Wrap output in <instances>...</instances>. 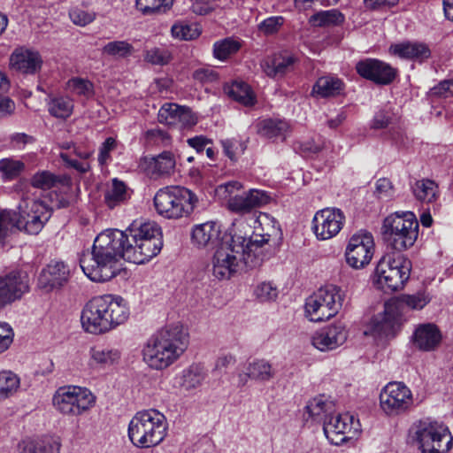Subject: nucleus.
<instances>
[{"label":"nucleus","instance_id":"1","mask_svg":"<svg viewBox=\"0 0 453 453\" xmlns=\"http://www.w3.org/2000/svg\"><path fill=\"white\" fill-rule=\"evenodd\" d=\"M129 242V227L125 231L107 229L100 233L94 241L92 250L82 253L80 257L83 273L96 282L111 280L119 271V260L127 261Z\"/></svg>","mask_w":453,"mask_h":453},{"label":"nucleus","instance_id":"2","mask_svg":"<svg viewBox=\"0 0 453 453\" xmlns=\"http://www.w3.org/2000/svg\"><path fill=\"white\" fill-rule=\"evenodd\" d=\"M188 345V330L180 324L168 325L149 339L142 350L143 360L152 369H165L183 354Z\"/></svg>","mask_w":453,"mask_h":453},{"label":"nucleus","instance_id":"3","mask_svg":"<svg viewBox=\"0 0 453 453\" xmlns=\"http://www.w3.org/2000/svg\"><path fill=\"white\" fill-rule=\"evenodd\" d=\"M129 317V308L119 296H97L89 300L81 311V321L85 331L99 334L115 329Z\"/></svg>","mask_w":453,"mask_h":453},{"label":"nucleus","instance_id":"4","mask_svg":"<svg viewBox=\"0 0 453 453\" xmlns=\"http://www.w3.org/2000/svg\"><path fill=\"white\" fill-rule=\"evenodd\" d=\"M166 419L155 409L138 411L128 425V437L138 448L146 449L158 445L166 435Z\"/></svg>","mask_w":453,"mask_h":453},{"label":"nucleus","instance_id":"5","mask_svg":"<svg viewBox=\"0 0 453 453\" xmlns=\"http://www.w3.org/2000/svg\"><path fill=\"white\" fill-rule=\"evenodd\" d=\"M129 239L127 261L134 264L148 262L157 256L163 247L161 228L155 222L132 224L129 226Z\"/></svg>","mask_w":453,"mask_h":453},{"label":"nucleus","instance_id":"6","mask_svg":"<svg viewBox=\"0 0 453 453\" xmlns=\"http://www.w3.org/2000/svg\"><path fill=\"white\" fill-rule=\"evenodd\" d=\"M381 235L388 247L396 253L405 250L415 243L418 235V222L416 216L406 211L395 212L386 217L381 226Z\"/></svg>","mask_w":453,"mask_h":453},{"label":"nucleus","instance_id":"7","mask_svg":"<svg viewBox=\"0 0 453 453\" xmlns=\"http://www.w3.org/2000/svg\"><path fill=\"white\" fill-rule=\"evenodd\" d=\"M157 212L169 219H178L190 215L198 199L191 190L180 186L160 188L154 196Z\"/></svg>","mask_w":453,"mask_h":453},{"label":"nucleus","instance_id":"8","mask_svg":"<svg viewBox=\"0 0 453 453\" xmlns=\"http://www.w3.org/2000/svg\"><path fill=\"white\" fill-rule=\"evenodd\" d=\"M411 261L400 253H388L378 262L374 284L385 293L402 289L410 278Z\"/></svg>","mask_w":453,"mask_h":453},{"label":"nucleus","instance_id":"9","mask_svg":"<svg viewBox=\"0 0 453 453\" xmlns=\"http://www.w3.org/2000/svg\"><path fill=\"white\" fill-rule=\"evenodd\" d=\"M243 236L229 233L216 248L211 259L212 274L219 280H228L245 267L243 263Z\"/></svg>","mask_w":453,"mask_h":453},{"label":"nucleus","instance_id":"10","mask_svg":"<svg viewBox=\"0 0 453 453\" xmlns=\"http://www.w3.org/2000/svg\"><path fill=\"white\" fill-rule=\"evenodd\" d=\"M410 434L422 453H447L452 447L453 438L449 428L428 418L414 423Z\"/></svg>","mask_w":453,"mask_h":453},{"label":"nucleus","instance_id":"11","mask_svg":"<svg viewBox=\"0 0 453 453\" xmlns=\"http://www.w3.org/2000/svg\"><path fill=\"white\" fill-rule=\"evenodd\" d=\"M345 292L335 285H326L306 299L305 313L311 321L319 322L335 316L343 305Z\"/></svg>","mask_w":453,"mask_h":453},{"label":"nucleus","instance_id":"12","mask_svg":"<svg viewBox=\"0 0 453 453\" xmlns=\"http://www.w3.org/2000/svg\"><path fill=\"white\" fill-rule=\"evenodd\" d=\"M18 211H13L16 229L28 234H38L50 219V210L42 200H22Z\"/></svg>","mask_w":453,"mask_h":453},{"label":"nucleus","instance_id":"13","mask_svg":"<svg viewBox=\"0 0 453 453\" xmlns=\"http://www.w3.org/2000/svg\"><path fill=\"white\" fill-rule=\"evenodd\" d=\"M52 402L61 413L77 416L93 406L95 397L87 388L68 387L58 388Z\"/></svg>","mask_w":453,"mask_h":453},{"label":"nucleus","instance_id":"14","mask_svg":"<svg viewBox=\"0 0 453 453\" xmlns=\"http://www.w3.org/2000/svg\"><path fill=\"white\" fill-rule=\"evenodd\" d=\"M224 188L230 196L227 201L228 209L238 214L251 213L271 201L269 193L260 189H250L242 195H233L234 190H240L242 188L239 181H229L224 185Z\"/></svg>","mask_w":453,"mask_h":453},{"label":"nucleus","instance_id":"15","mask_svg":"<svg viewBox=\"0 0 453 453\" xmlns=\"http://www.w3.org/2000/svg\"><path fill=\"white\" fill-rule=\"evenodd\" d=\"M382 411L389 416H396L408 411L413 404L412 393L403 382L388 383L380 394Z\"/></svg>","mask_w":453,"mask_h":453},{"label":"nucleus","instance_id":"16","mask_svg":"<svg viewBox=\"0 0 453 453\" xmlns=\"http://www.w3.org/2000/svg\"><path fill=\"white\" fill-rule=\"evenodd\" d=\"M30 290V278L24 270H12L0 275V310L18 300Z\"/></svg>","mask_w":453,"mask_h":453},{"label":"nucleus","instance_id":"17","mask_svg":"<svg viewBox=\"0 0 453 453\" xmlns=\"http://www.w3.org/2000/svg\"><path fill=\"white\" fill-rule=\"evenodd\" d=\"M374 253V241L372 234L367 231L360 230L349 240L345 257L347 264L354 269H360L367 265Z\"/></svg>","mask_w":453,"mask_h":453},{"label":"nucleus","instance_id":"18","mask_svg":"<svg viewBox=\"0 0 453 453\" xmlns=\"http://www.w3.org/2000/svg\"><path fill=\"white\" fill-rule=\"evenodd\" d=\"M269 237V234H252L249 239L243 236V253L242 255L247 269L260 266L273 256Z\"/></svg>","mask_w":453,"mask_h":453},{"label":"nucleus","instance_id":"19","mask_svg":"<svg viewBox=\"0 0 453 453\" xmlns=\"http://www.w3.org/2000/svg\"><path fill=\"white\" fill-rule=\"evenodd\" d=\"M323 430L327 440L334 445L339 446L351 437L348 434L359 430V422L349 413L335 414L330 416L327 421H324Z\"/></svg>","mask_w":453,"mask_h":453},{"label":"nucleus","instance_id":"20","mask_svg":"<svg viewBox=\"0 0 453 453\" xmlns=\"http://www.w3.org/2000/svg\"><path fill=\"white\" fill-rule=\"evenodd\" d=\"M344 213L337 208H325L316 212L312 220V229L320 240H328L335 236L342 228Z\"/></svg>","mask_w":453,"mask_h":453},{"label":"nucleus","instance_id":"21","mask_svg":"<svg viewBox=\"0 0 453 453\" xmlns=\"http://www.w3.org/2000/svg\"><path fill=\"white\" fill-rule=\"evenodd\" d=\"M357 73L377 85H388L397 75V69L376 58H365L356 64Z\"/></svg>","mask_w":453,"mask_h":453},{"label":"nucleus","instance_id":"22","mask_svg":"<svg viewBox=\"0 0 453 453\" xmlns=\"http://www.w3.org/2000/svg\"><path fill=\"white\" fill-rule=\"evenodd\" d=\"M228 234L221 230L220 225L215 221L195 225L191 231V242L197 248L216 249Z\"/></svg>","mask_w":453,"mask_h":453},{"label":"nucleus","instance_id":"23","mask_svg":"<svg viewBox=\"0 0 453 453\" xmlns=\"http://www.w3.org/2000/svg\"><path fill=\"white\" fill-rule=\"evenodd\" d=\"M70 278V268L63 261H51L38 276V287L47 292L62 288Z\"/></svg>","mask_w":453,"mask_h":453},{"label":"nucleus","instance_id":"24","mask_svg":"<svg viewBox=\"0 0 453 453\" xmlns=\"http://www.w3.org/2000/svg\"><path fill=\"white\" fill-rule=\"evenodd\" d=\"M347 340V332L342 324L330 325L317 331L312 338V345L321 350H333Z\"/></svg>","mask_w":453,"mask_h":453},{"label":"nucleus","instance_id":"25","mask_svg":"<svg viewBox=\"0 0 453 453\" xmlns=\"http://www.w3.org/2000/svg\"><path fill=\"white\" fill-rule=\"evenodd\" d=\"M11 67L23 74H35L42 65L40 53L25 47H19L10 57Z\"/></svg>","mask_w":453,"mask_h":453},{"label":"nucleus","instance_id":"26","mask_svg":"<svg viewBox=\"0 0 453 453\" xmlns=\"http://www.w3.org/2000/svg\"><path fill=\"white\" fill-rule=\"evenodd\" d=\"M371 326L374 336L387 339L395 337L400 328L397 311L386 304L385 311L372 319Z\"/></svg>","mask_w":453,"mask_h":453},{"label":"nucleus","instance_id":"27","mask_svg":"<svg viewBox=\"0 0 453 453\" xmlns=\"http://www.w3.org/2000/svg\"><path fill=\"white\" fill-rule=\"evenodd\" d=\"M441 333L433 323L419 324L411 336L413 346L421 351H434L441 344Z\"/></svg>","mask_w":453,"mask_h":453},{"label":"nucleus","instance_id":"28","mask_svg":"<svg viewBox=\"0 0 453 453\" xmlns=\"http://www.w3.org/2000/svg\"><path fill=\"white\" fill-rule=\"evenodd\" d=\"M296 63V58L288 52H280L265 59L261 66L265 73L273 79H280L292 72Z\"/></svg>","mask_w":453,"mask_h":453},{"label":"nucleus","instance_id":"29","mask_svg":"<svg viewBox=\"0 0 453 453\" xmlns=\"http://www.w3.org/2000/svg\"><path fill=\"white\" fill-rule=\"evenodd\" d=\"M389 53L404 59L423 61L431 56L429 47L419 42L405 41L390 45Z\"/></svg>","mask_w":453,"mask_h":453},{"label":"nucleus","instance_id":"30","mask_svg":"<svg viewBox=\"0 0 453 453\" xmlns=\"http://www.w3.org/2000/svg\"><path fill=\"white\" fill-rule=\"evenodd\" d=\"M257 133L266 139L285 141L290 130L288 121L281 119H264L256 124Z\"/></svg>","mask_w":453,"mask_h":453},{"label":"nucleus","instance_id":"31","mask_svg":"<svg viewBox=\"0 0 453 453\" xmlns=\"http://www.w3.org/2000/svg\"><path fill=\"white\" fill-rule=\"evenodd\" d=\"M33 188L47 190L53 188L70 189L71 179L65 174H55L50 171L36 172L30 179Z\"/></svg>","mask_w":453,"mask_h":453},{"label":"nucleus","instance_id":"32","mask_svg":"<svg viewBox=\"0 0 453 453\" xmlns=\"http://www.w3.org/2000/svg\"><path fill=\"white\" fill-rule=\"evenodd\" d=\"M335 412L334 402L328 400L325 395H319L308 402L305 406V414L317 423L327 421L331 415Z\"/></svg>","mask_w":453,"mask_h":453},{"label":"nucleus","instance_id":"33","mask_svg":"<svg viewBox=\"0 0 453 453\" xmlns=\"http://www.w3.org/2000/svg\"><path fill=\"white\" fill-rule=\"evenodd\" d=\"M344 84L337 77L322 76L317 80L312 88V95L326 98L335 96L342 93Z\"/></svg>","mask_w":453,"mask_h":453},{"label":"nucleus","instance_id":"34","mask_svg":"<svg viewBox=\"0 0 453 453\" xmlns=\"http://www.w3.org/2000/svg\"><path fill=\"white\" fill-rule=\"evenodd\" d=\"M46 103L49 113L57 119H62L69 118L74 107L73 100L66 96L50 94Z\"/></svg>","mask_w":453,"mask_h":453},{"label":"nucleus","instance_id":"35","mask_svg":"<svg viewBox=\"0 0 453 453\" xmlns=\"http://www.w3.org/2000/svg\"><path fill=\"white\" fill-rule=\"evenodd\" d=\"M60 444L49 437L24 440L19 443L20 453H58Z\"/></svg>","mask_w":453,"mask_h":453},{"label":"nucleus","instance_id":"36","mask_svg":"<svg viewBox=\"0 0 453 453\" xmlns=\"http://www.w3.org/2000/svg\"><path fill=\"white\" fill-rule=\"evenodd\" d=\"M130 197L128 188L124 181L114 178L104 194V203L110 209L127 202Z\"/></svg>","mask_w":453,"mask_h":453},{"label":"nucleus","instance_id":"37","mask_svg":"<svg viewBox=\"0 0 453 453\" xmlns=\"http://www.w3.org/2000/svg\"><path fill=\"white\" fill-rule=\"evenodd\" d=\"M246 370L247 372L244 381L249 378L265 382L270 380L275 375V370L273 368L272 365L265 359H256L249 363Z\"/></svg>","mask_w":453,"mask_h":453},{"label":"nucleus","instance_id":"38","mask_svg":"<svg viewBox=\"0 0 453 453\" xmlns=\"http://www.w3.org/2000/svg\"><path fill=\"white\" fill-rule=\"evenodd\" d=\"M175 165L174 155L171 151H163L152 158L150 168L153 175L165 176L170 175L173 173Z\"/></svg>","mask_w":453,"mask_h":453},{"label":"nucleus","instance_id":"39","mask_svg":"<svg viewBox=\"0 0 453 453\" xmlns=\"http://www.w3.org/2000/svg\"><path fill=\"white\" fill-rule=\"evenodd\" d=\"M227 94L234 100L245 106H252L256 104L255 96L246 82L234 81L227 88Z\"/></svg>","mask_w":453,"mask_h":453},{"label":"nucleus","instance_id":"40","mask_svg":"<svg viewBox=\"0 0 453 453\" xmlns=\"http://www.w3.org/2000/svg\"><path fill=\"white\" fill-rule=\"evenodd\" d=\"M242 41L234 37H227L217 41L213 44V56L219 60H226L239 51Z\"/></svg>","mask_w":453,"mask_h":453},{"label":"nucleus","instance_id":"41","mask_svg":"<svg viewBox=\"0 0 453 453\" xmlns=\"http://www.w3.org/2000/svg\"><path fill=\"white\" fill-rule=\"evenodd\" d=\"M412 191L417 199L432 203L438 196V186L432 180L423 179L415 182Z\"/></svg>","mask_w":453,"mask_h":453},{"label":"nucleus","instance_id":"42","mask_svg":"<svg viewBox=\"0 0 453 453\" xmlns=\"http://www.w3.org/2000/svg\"><path fill=\"white\" fill-rule=\"evenodd\" d=\"M344 20V15L337 9L318 12L310 19V22L318 27L340 26Z\"/></svg>","mask_w":453,"mask_h":453},{"label":"nucleus","instance_id":"43","mask_svg":"<svg viewBox=\"0 0 453 453\" xmlns=\"http://www.w3.org/2000/svg\"><path fill=\"white\" fill-rule=\"evenodd\" d=\"M19 387V378L10 371L0 372V401L12 396Z\"/></svg>","mask_w":453,"mask_h":453},{"label":"nucleus","instance_id":"44","mask_svg":"<svg viewBox=\"0 0 453 453\" xmlns=\"http://www.w3.org/2000/svg\"><path fill=\"white\" fill-rule=\"evenodd\" d=\"M25 170V164L20 160L3 158L0 160V173L4 181L17 179Z\"/></svg>","mask_w":453,"mask_h":453},{"label":"nucleus","instance_id":"45","mask_svg":"<svg viewBox=\"0 0 453 453\" xmlns=\"http://www.w3.org/2000/svg\"><path fill=\"white\" fill-rule=\"evenodd\" d=\"M90 354L92 361L102 366L111 365L120 357V353L117 349L93 348Z\"/></svg>","mask_w":453,"mask_h":453},{"label":"nucleus","instance_id":"46","mask_svg":"<svg viewBox=\"0 0 453 453\" xmlns=\"http://www.w3.org/2000/svg\"><path fill=\"white\" fill-rule=\"evenodd\" d=\"M173 3V0H136V7L144 14L165 13Z\"/></svg>","mask_w":453,"mask_h":453},{"label":"nucleus","instance_id":"47","mask_svg":"<svg viewBox=\"0 0 453 453\" xmlns=\"http://www.w3.org/2000/svg\"><path fill=\"white\" fill-rule=\"evenodd\" d=\"M181 105L173 103L164 104L157 113V120L161 124L173 126L178 123V115Z\"/></svg>","mask_w":453,"mask_h":453},{"label":"nucleus","instance_id":"48","mask_svg":"<svg viewBox=\"0 0 453 453\" xmlns=\"http://www.w3.org/2000/svg\"><path fill=\"white\" fill-rule=\"evenodd\" d=\"M134 51V47L126 41H113L105 44L103 48V53L115 57L127 58Z\"/></svg>","mask_w":453,"mask_h":453},{"label":"nucleus","instance_id":"49","mask_svg":"<svg viewBox=\"0 0 453 453\" xmlns=\"http://www.w3.org/2000/svg\"><path fill=\"white\" fill-rule=\"evenodd\" d=\"M171 32L174 38L185 41L196 39L200 35V30L196 25L186 23L174 24L172 27Z\"/></svg>","mask_w":453,"mask_h":453},{"label":"nucleus","instance_id":"50","mask_svg":"<svg viewBox=\"0 0 453 453\" xmlns=\"http://www.w3.org/2000/svg\"><path fill=\"white\" fill-rule=\"evenodd\" d=\"M69 17L73 24L85 27L96 19V13L94 11L75 7L69 12Z\"/></svg>","mask_w":453,"mask_h":453},{"label":"nucleus","instance_id":"51","mask_svg":"<svg viewBox=\"0 0 453 453\" xmlns=\"http://www.w3.org/2000/svg\"><path fill=\"white\" fill-rule=\"evenodd\" d=\"M144 58L152 65H165L172 60V54L167 49L155 47L148 50Z\"/></svg>","mask_w":453,"mask_h":453},{"label":"nucleus","instance_id":"52","mask_svg":"<svg viewBox=\"0 0 453 453\" xmlns=\"http://www.w3.org/2000/svg\"><path fill=\"white\" fill-rule=\"evenodd\" d=\"M183 378L187 388H196L204 380L203 369L198 365H193L185 372Z\"/></svg>","mask_w":453,"mask_h":453},{"label":"nucleus","instance_id":"53","mask_svg":"<svg viewBox=\"0 0 453 453\" xmlns=\"http://www.w3.org/2000/svg\"><path fill=\"white\" fill-rule=\"evenodd\" d=\"M224 154L232 161H236L238 156L242 154L246 150L243 142L237 139H226L221 141Z\"/></svg>","mask_w":453,"mask_h":453},{"label":"nucleus","instance_id":"54","mask_svg":"<svg viewBox=\"0 0 453 453\" xmlns=\"http://www.w3.org/2000/svg\"><path fill=\"white\" fill-rule=\"evenodd\" d=\"M68 87L74 94L87 98L91 97L94 94L93 84L89 81L81 78L71 79L68 81Z\"/></svg>","mask_w":453,"mask_h":453},{"label":"nucleus","instance_id":"55","mask_svg":"<svg viewBox=\"0 0 453 453\" xmlns=\"http://www.w3.org/2000/svg\"><path fill=\"white\" fill-rule=\"evenodd\" d=\"M59 192L53 191L48 195L50 204H48L50 210V215L54 210H59L66 208L70 204V198L66 194L67 189L58 188Z\"/></svg>","mask_w":453,"mask_h":453},{"label":"nucleus","instance_id":"56","mask_svg":"<svg viewBox=\"0 0 453 453\" xmlns=\"http://www.w3.org/2000/svg\"><path fill=\"white\" fill-rule=\"evenodd\" d=\"M16 229L13 219L12 210H3L0 211V242L4 241Z\"/></svg>","mask_w":453,"mask_h":453},{"label":"nucleus","instance_id":"57","mask_svg":"<svg viewBox=\"0 0 453 453\" xmlns=\"http://www.w3.org/2000/svg\"><path fill=\"white\" fill-rule=\"evenodd\" d=\"M395 119L394 113L390 110L382 109L377 111L372 119L371 128L384 129L389 127Z\"/></svg>","mask_w":453,"mask_h":453},{"label":"nucleus","instance_id":"58","mask_svg":"<svg viewBox=\"0 0 453 453\" xmlns=\"http://www.w3.org/2000/svg\"><path fill=\"white\" fill-rule=\"evenodd\" d=\"M322 149L319 142H316L313 139L297 142L294 144V150L303 157H311L318 154Z\"/></svg>","mask_w":453,"mask_h":453},{"label":"nucleus","instance_id":"59","mask_svg":"<svg viewBox=\"0 0 453 453\" xmlns=\"http://www.w3.org/2000/svg\"><path fill=\"white\" fill-rule=\"evenodd\" d=\"M116 147L117 141L115 138L108 137L105 139L99 148L97 160L100 165H105L111 160V153Z\"/></svg>","mask_w":453,"mask_h":453},{"label":"nucleus","instance_id":"60","mask_svg":"<svg viewBox=\"0 0 453 453\" xmlns=\"http://www.w3.org/2000/svg\"><path fill=\"white\" fill-rule=\"evenodd\" d=\"M255 294L262 302L272 301L278 296V289L271 282H263L257 287Z\"/></svg>","mask_w":453,"mask_h":453},{"label":"nucleus","instance_id":"61","mask_svg":"<svg viewBox=\"0 0 453 453\" xmlns=\"http://www.w3.org/2000/svg\"><path fill=\"white\" fill-rule=\"evenodd\" d=\"M283 24L282 17H270L259 24V30L265 35L276 33Z\"/></svg>","mask_w":453,"mask_h":453},{"label":"nucleus","instance_id":"62","mask_svg":"<svg viewBox=\"0 0 453 453\" xmlns=\"http://www.w3.org/2000/svg\"><path fill=\"white\" fill-rule=\"evenodd\" d=\"M430 93L432 96L444 98L453 96V79L441 81L431 88Z\"/></svg>","mask_w":453,"mask_h":453},{"label":"nucleus","instance_id":"63","mask_svg":"<svg viewBox=\"0 0 453 453\" xmlns=\"http://www.w3.org/2000/svg\"><path fill=\"white\" fill-rule=\"evenodd\" d=\"M197 121L198 119L196 115L193 113L189 107L181 106L178 115V123H180L182 127H192L197 124Z\"/></svg>","mask_w":453,"mask_h":453},{"label":"nucleus","instance_id":"64","mask_svg":"<svg viewBox=\"0 0 453 453\" xmlns=\"http://www.w3.org/2000/svg\"><path fill=\"white\" fill-rule=\"evenodd\" d=\"M146 137L150 142L164 146H167L171 142L170 135L165 131L159 128L148 130L146 132Z\"/></svg>","mask_w":453,"mask_h":453}]
</instances>
